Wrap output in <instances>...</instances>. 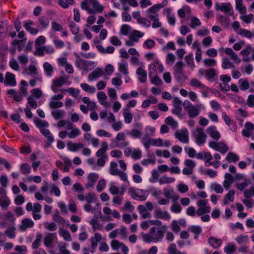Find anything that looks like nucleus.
<instances>
[{
  "instance_id": "obj_40",
  "label": "nucleus",
  "mask_w": 254,
  "mask_h": 254,
  "mask_svg": "<svg viewBox=\"0 0 254 254\" xmlns=\"http://www.w3.org/2000/svg\"><path fill=\"white\" fill-rule=\"evenodd\" d=\"M49 105L51 108L57 109L62 107L63 106V103L61 101L51 100Z\"/></svg>"
},
{
  "instance_id": "obj_25",
  "label": "nucleus",
  "mask_w": 254,
  "mask_h": 254,
  "mask_svg": "<svg viewBox=\"0 0 254 254\" xmlns=\"http://www.w3.org/2000/svg\"><path fill=\"white\" fill-rule=\"evenodd\" d=\"M59 233L65 240L67 241H71L72 240L71 235L67 230L64 228H60L59 229Z\"/></svg>"
},
{
  "instance_id": "obj_58",
  "label": "nucleus",
  "mask_w": 254,
  "mask_h": 254,
  "mask_svg": "<svg viewBox=\"0 0 254 254\" xmlns=\"http://www.w3.org/2000/svg\"><path fill=\"white\" fill-rule=\"evenodd\" d=\"M39 22L40 24L41 25L42 27L45 28L47 26V21L48 20V18L46 16H42L39 17L38 19Z\"/></svg>"
},
{
  "instance_id": "obj_26",
  "label": "nucleus",
  "mask_w": 254,
  "mask_h": 254,
  "mask_svg": "<svg viewBox=\"0 0 254 254\" xmlns=\"http://www.w3.org/2000/svg\"><path fill=\"white\" fill-rule=\"evenodd\" d=\"M124 110V116L125 118V122L127 124H129L132 121V114L130 113V111L128 108H125Z\"/></svg>"
},
{
  "instance_id": "obj_60",
  "label": "nucleus",
  "mask_w": 254,
  "mask_h": 254,
  "mask_svg": "<svg viewBox=\"0 0 254 254\" xmlns=\"http://www.w3.org/2000/svg\"><path fill=\"white\" fill-rule=\"evenodd\" d=\"M72 189L75 192H81L84 190V188L79 183H75L72 186Z\"/></svg>"
},
{
  "instance_id": "obj_22",
  "label": "nucleus",
  "mask_w": 254,
  "mask_h": 254,
  "mask_svg": "<svg viewBox=\"0 0 254 254\" xmlns=\"http://www.w3.org/2000/svg\"><path fill=\"white\" fill-rule=\"evenodd\" d=\"M236 8L242 14L247 12L246 7L243 6V0H236Z\"/></svg>"
},
{
  "instance_id": "obj_2",
  "label": "nucleus",
  "mask_w": 254,
  "mask_h": 254,
  "mask_svg": "<svg viewBox=\"0 0 254 254\" xmlns=\"http://www.w3.org/2000/svg\"><path fill=\"white\" fill-rule=\"evenodd\" d=\"M143 33L137 30H134L132 33L129 36V38L130 40H128L126 42L127 46H132L133 45V42H137L138 39L137 37L141 38L143 36Z\"/></svg>"
},
{
  "instance_id": "obj_10",
  "label": "nucleus",
  "mask_w": 254,
  "mask_h": 254,
  "mask_svg": "<svg viewBox=\"0 0 254 254\" xmlns=\"http://www.w3.org/2000/svg\"><path fill=\"white\" fill-rule=\"evenodd\" d=\"M84 145L81 143H73L69 141L67 144V147L69 150L76 152L78 149L82 148Z\"/></svg>"
},
{
  "instance_id": "obj_43",
  "label": "nucleus",
  "mask_w": 254,
  "mask_h": 254,
  "mask_svg": "<svg viewBox=\"0 0 254 254\" xmlns=\"http://www.w3.org/2000/svg\"><path fill=\"white\" fill-rule=\"evenodd\" d=\"M236 247L235 245H228L224 248L225 252L227 254H232L236 251Z\"/></svg>"
},
{
  "instance_id": "obj_13",
  "label": "nucleus",
  "mask_w": 254,
  "mask_h": 254,
  "mask_svg": "<svg viewBox=\"0 0 254 254\" xmlns=\"http://www.w3.org/2000/svg\"><path fill=\"white\" fill-rule=\"evenodd\" d=\"M108 144L106 142H103L102 143V147L99 149L96 153L97 157H101L103 158H106L107 155L105 154L106 151L108 149Z\"/></svg>"
},
{
  "instance_id": "obj_4",
  "label": "nucleus",
  "mask_w": 254,
  "mask_h": 254,
  "mask_svg": "<svg viewBox=\"0 0 254 254\" xmlns=\"http://www.w3.org/2000/svg\"><path fill=\"white\" fill-rule=\"evenodd\" d=\"M175 137L180 141L183 143H188L189 142V136L188 131L187 128H183L181 132L179 130L176 131L175 133Z\"/></svg>"
},
{
  "instance_id": "obj_23",
  "label": "nucleus",
  "mask_w": 254,
  "mask_h": 254,
  "mask_svg": "<svg viewBox=\"0 0 254 254\" xmlns=\"http://www.w3.org/2000/svg\"><path fill=\"white\" fill-rule=\"evenodd\" d=\"M111 174L112 175H119L121 179L124 181H127V177L126 173L123 171L118 170V169H115V170L111 171Z\"/></svg>"
},
{
  "instance_id": "obj_31",
  "label": "nucleus",
  "mask_w": 254,
  "mask_h": 254,
  "mask_svg": "<svg viewBox=\"0 0 254 254\" xmlns=\"http://www.w3.org/2000/svg\"><path fill=\"white\" fill-rule=\"evenodd\" d=\"M81 88L86 92H89L90 93H94L96 91V88L93 86H90L87 83H82L80 85Z\"/></svg>"
},
{
  "instance_id": "obj_48",
  "label": "nucleus",
  "mask_w": 254,
  "mask_h": 254,
  "mask_svg": "<svg viewBox=\"0 0 254 254\" xmlns=\"http://www.w3.org/2000/svg\"><path fill=\"white\" fill-rule=\"evenodd\" d=\"M31 93L33 97L37 99L40 98L42 94V92L39 88H34L32 89Z\"/></svg>"
},
{
  "instance_id": "obj_49",
  "label": "nucleus",
  "mask_w": 254,
  "mask_h": 254,
  "mask_svg": "<svg viewBox=\"0 0 254 254\" xmlns=\"http://www.w3.org/2000/svg\"><path fill=\"white\" fill-rule=\"evenodd\" d=\"M148 137V134L146 133L142 139V142L143 143L144 147L147 149L150 147V145L151 144V142L150 141Z\"/></svg>"
},
{
  "instance_id": "obj_34",
  "label": "nucleus",
  "mask_w": 254,
  "mask_h": 254,
  "mask_svg": "<svg viewBox=\"0 0 254 254\" xmlns=\"http://www.w3.org/2000/svg\"><path fill=\"white\" fill-rule=\"evenodd\" d=\"M42 238V235L41 234H39L36 236V239L33 242L32 246V248L33 249H36L39 247V246H40Z\"/></svg>"
},
{
  "instance_id": "obj_28",
  "label": "nucleus",
  "mask_w": 254,
  "mask_h": 254,
  "mask_svg": "<svg viewBox=\"0 0 254 254\" xmlns=\"http://www.w3.org/2000/svg\"><path fill=\"white\" fill-rule=\"evenodd\" d=\"M36 51L34 52L35 56H43L44 55V52H48V49H46V46L39 47L35 46Z\"/></svg>"
},
{
  "instance_id": "obj_15",
  "label": "nucleus",
  "mask_w": 254,
  "mask_h": 254,
  "mask_svg": "<svg viewBox=\"0 0 254 254\" xmlns=\"http://www.w3.org/2000/svg\"><path fill=\"white\" fill-rule=\"evenodd\" d=\"M209 244L215 249H217L222 244V241L220 239H216L213 237H210L208 239Z\"/></svg>"
},
{
  "instance_id": "obj_18",
  "label": "nucleus",
  "mask_w": 254,
  "mask_h": 254,
  "mask_svg": "<svg viewBox=\"0 0 254 254\" xmlns=\"http://www.w3.org/2000/svg\"><path fill=\"white\" fill-rule=\"evenodd\" d=\"M235 190H230L225 195L223 199V204L224 205L227 204L229 201H233L234 199Z\"/></svg>"
},
{
  "instance_id": "obj_53",
  "label": "nucleus",
  "mask_w": 254,
  "mask_h": 254,
  "mask_svg": "<svg viewBox=\"0 0 254 254\" xmlns=\"http://www.w3.org/2000/svg\"><path fill=\"white\" fill-rule=\"evenodd\" d=\"M4 217L11 222L12 225H14L15 218L14 217L13 214L11 212L8 211L6 212L4 215Z\"/></svg>"
},
{
  "instance_id": "obj_35",
  "label": "nucleus",
  "mask_w": 254,
  "mask_h": 254,
  "mask_svg": "<svg viewBox=\"0 0 254 254\" xmlns=\"http://www.w3.org/2000/svg\"><path fill=\"white\" fill-rule=\"evenodd\" d=\"M31 167L28 163H23L20 167V171L22 174L26 175L30 172Z\"/></svg>"
},
{
  "instance_id": "obj_20",
  "label": "nucleus",
  "mask_w": 254,
  "mask_h": 254,
  "mask_svg": "<svg viewBox=\"0 0 254 254\" xmlns=\"http://www.w3.org/2000/svg\"><path fill=\"white\" fill-rule=\"evenodd\" d=\"M10 203V199L6 196L0 197V206L3 209H7Z\"/></svg>"
},
{
  "instance_id": "obj_38",
  "label": "nucleus",
  "mask_w": 254,
  "mask_h": 254,
  "mask_svg": "<svg viewBox=\"0 0 254 254\" xmlns=\"http://www.w3.org/2000/svg\"><path fill=\"white\" fill-rule=\"evenodd\" d=\"M51 114L55 119L58 120L64 117V112L60 110H56L53 111Z\"/></svg>"
},
{
  "instance_id": "obj_8",
  "label": "nucleus",
  "mask_w": 254,
  "mask_h": 254,
  "mask_svg": "<svg viewBox=\"0 0 254 254\" xmlns=\"http://www.w3.org/2000/svg\"><path fill=\"white\" fill-rule=\"evenodd\" d=\"M207 132L215 140H218L220 138V133L216 130V127L214 126H211L208 127Z\"/></svg>"
},
{
  "instance_id": "obj_56",
  "label": "nucleus",
  "mask_w": 254,
  "mask_h": 254,
  "mask_svg": "<svg viewBox=\"0 0 254 254\" xmlns=\"http://www.w3.org/2000/svg\"><path fill=\"white\" fill-rule=\"evenodd\" d=\"M239 34L242 36H245L248 38H251L252 37V33L251 31L243 28H241L240 29Z\"/></svg>"
},
{
  "instance_id": "obj_16",
  "label": "nucleus",
  "mask_w": 254,
  "mask_h": 254,
  "mask_svg": "<svg viewBox=\"0 0 254 254\" xmlns=\"http://www.w3.org/2000/svg\"><path fill=\"white\" fill-rule=\"evenodd\" d=\"M75 64L77 67L80 68V66H82L84 70H87L88 66L92 64H94V63L93 62L87 63L86 61L80 59L79 61H76Z\"/></svg>"
},
{
  "instance_id": "obj_29",
  "label": "nucleus",
  "mask_w": 254,
  "mask_h": 254,
  "mask_svg": "<svg viewBox=\"0 0 254 254\" xmlns=\"http://www.w3.org/2000/svg\"><path fill=\"white\" fill-rule=\"evenodd\" d=\"M169 254H186L182 253L176 248V245L175 244H172L167 249Z\"/></svg>"
},
{
  "instance_id": "obj_1",
  "label": "nucleus",
  "mask_w": 254,
  "mask_h": 254,
  "mask_svg": "<svg viewBox=\"0 0 254 254\" xmlns=\"http://www.w3.org/2000/svg\"><path fill=\"white\" fill-rule=\"evenodd\" d=\"M33 121L36 126L40 129L41 133L46 137H48V129L46 128L48 127V123L37 117L34 118Z\"/></svg>"
},
{
  "instance_id": "obj_42",
  "label": "nucleus",
  "mask_w": 254,
  "mask_h": 254,
  "mask_svg": "<svg viewBox=\"0 0 254 254\" xmlns=\"http://www.w3.org/2000/svg\"><path fill=\"white\" fill-rule=\"evenodd\" d=\"M174 178H168L166 176H163L159 179V182L161 185H162L165 184H170L171 183L174 182Z\"/></svg>"
},
{
  "instance_id": "obj_41",
  "label": "nucleus",
  "mask_w": 254,
  "mask_h": 254,
  "mask_svg": "<svg viewBox=\"0 0 254 254\" xmlns=\"http://www.w3.org/2000/svg\"><path fill=\"white\" fill-rule=\"evenodd\" d=\"M190 84L192 86L200 87L203 89L206 87L204 85L202 84L198 80L195 78H193L191 80Z\"/></svg>"
},
{
  "instance_id": "obj_57",
  "label": "nucleus",
  "mask_w": 254,
  "mask_h": 254,
  "mask_svg": "<svg viewBox=\"0 0 254 254\" xmlns=\"http://www.w3.org/2000/svg\"><path fill=\"white\" fill-rule=\"evenodd\" d=\"M122 243L117 240H113L111 242V247L113 250H117L121 247Z\"/></svg>"
},
{
  "instance_id": "obj_7",
  "label": "nucleus",
  "mask_w": 254,
  "mask_h": 254,
  "mask_svg": "<svg viewBox=\"0 0 254 254\" xmlns=\"http://www.w3.org/2000/svg\"><path fill=\"white\" fill-rule=\"evenodd\" d=\"M21 223L22 225L19 226V230L21 231H25L27 229V228H31L34 226L33 221L28 218L23 219L21 221Z\"/></svg>"
},
{
  "instance_id": "obj_12",
  "label": "nucleus",
  "mask_w": 254,
  "mask_h": 254,
  "mask_svg": "<svg viewBox=\"0 0 254 254\" xmlns=\"http://www.w3.org/2000/svg\"><path fill=\"white\" fill-rule=\"evenodd\" d=\"M252 49L250 46V45H247L246 49H243L240 52V54L242 55L243 58V61L245 62H249L251 60V58H248V56L251 53Z\"/></svg>"
},
{
  "instance_id": "obj_39",
  "label": "nucleus",
  "mask_w": 254,
  "mask_h": 254,
  "mask_svg": "<svg viewBox=\"0 0 254 254\" xmlns=\"http://www.w3.org/2000/svg\"><path fill=\"white\" fill-rule=\"evenodd\" d=\"M69 29L73 35H77L79 32V28L73 22H71L69 25Z\"/></svg>"
},
{
  "instance_id": "obj_14",
  "label": "nucleus",
  "mask_w": 254,
  "mask_h": 254,
  "mask_svg": "<svg viewBox=\"0 0 254 254\" xmlns=\"http://www.w3.org/2000/svg\"><path fill=\"white\" fill-rule=\"evenodd\" d=\"M136 74L140 76L138 80L141 83H145L147 80V72L143 68L139 67L136 70Z\"/></svg>"
},
{
  "instance_id": "obj_46",
  "label": "nucleus",
  "mask_w": 254,
  "mask_h": 254,
  "mask_svg": "<svg viewBox=\"0 0 254 254\" xmlns=\"http://www.w3.org/2000/svg\"><path fill=\"white\" fill-rule=\"evenodd\" d=\"M184 63L182 61L178 62L175 65V71L176 72L180 74L183 73V66Z\"/></svg>"
},
{
  "instance_id": "obj_62",
  "label": "nucleus",
  "mask_w": 254,
  "mask_h": 254,
  "mask_svg": "<svg viewBox=\"0 0 254 254\" xmlns=\"http://www.w3.org/2000/svg\"><path fill=\"white\" fill-rule=\"evenodd\" d=\"M80 134V131L78 128H73L68 133V136L70 138H74Z\"/></svg>"
},
{
  "instance_id": "obj_47",
  "label": "nucleus",
  "mask_w": 254,
  "mask_h": 254,
  "mask_svg": "<svg viewBox=\"0 0 254 254\" xmlns=\"http://www.w3.org/2000/svg\"><path fill=\"white\" fill-rule=\"evenodd\" d=\"M185 60L188 65L190 66H191V67H194V64L193 62V55L192 54H190L188 56H186L185 57Z\"/></svg>"
},
{
  "instance_id": "obj_37",
  "label": "nucleus",
  "mask_w": 254,
  "mask_h": 254,
  "mask_svg": "<svg viewBox=\"0 0 254 254\" xmlns=\"http://www.w3.org/2000/svg\"><path fill=\"white\" fill-rule=\"evenodd\" d=\"M142 236L143 240L148 243H150L153 241L157 242V239L156 238H154V237L148 234L142 233Z\"/></svg>"
},
{
  "instance_id": "obj_9",
  "label": "nucleus",
  "mask_w": 254,
  "mask_h": 254,
  "mask_svg": "<svg viewBox=\"0 0 254 254\" xmlns=\"http://www.w3.org/2000/svg\"><path fill=\"white\" fill-rule=\"evenodd\" d=\"M222 117L225 122V123L229 126L232 125V127H231V130L233 131H236L237 129V126L235 123H234L233 121L231 120L225 113H222Z\"/></svg>"
},
{
  "instance_id": "obj_3",
  "label": "nucleus",
  "mask_w": 254,
  "mask_h": 254,
  "mask_svg": "<svg viewBox=\"0 0 254 254\" xmlns=\"http://www.w3.org/2000/svg\"><path fill=\"white\" fill-rule=\"evenodd\" d=\"M215 9L216 10H221L225 13L230 15L233 14V11L230 3L228 2L223 3L222 5H220L218 2H216L215 4Z\"/></svg>"
},
{
  "instance_id": "obj_50",
  "label": "nucleus",
  "mask_w": 254,
  "mask_h": 254,
  "mask_svg": "<svg viewBox=\"0 0 254 254\" xmlns=\"http://www.w3.org/2000/svg\"><path fill=\"white\" fill-rule=\"evenodd\" d=\"M124 62L123 63H121L119 65V71L121 72H122L125 75H127L128 74L127 69V64H126V61L122 60Z\"/></svg>"
},
{
  "instance_id": "obj_19",
  "label": "nucleus",
  "mask_w": 254,
  "mask_h": 254,
  "mask_svg": "<svg viewBox=\"0 0 254 254\" xmlns=\"http://www.w3.org/2000/svg\"><path fill=\"white\" fill-rule=\"evenodd\" d=\"M97 97L101 105H104L106 107L109 106L110 103L105 102L106 100L107 97L104 92L101 91L98 92Z\"/></svg>"
},
{
  "instance_id": "obj_5",
  "label": "nucleus",
  "mask_w": 254,
  "mask_h": 254,
  "mask_svg": "<svg viewBox=\"0 0 254 254\" xmlns=\"http://www.w3.org/2000/svg\"><path fill=\"white\" fill-rule=\"evenodd\" d=\"M197 134L195 136L196 143L198 145L203 144L206 141V135L203 131V129L200 127L196 128Z\"/></svg>"
},
{
  "instance_id": "obj_44",
  "label": "nucleus",
  "mask_w": 254,
  "mask_h": 254,
  "mask_svg": "<svg viewBox=\"0 0 254 254\" xmlns=\"http://www.w3.org/2000/svg\"><path fill=\"white\" fill-rule=\"evenodd\" d=\"M182 102L178 97H175L173 98V106L175 108L180 110V108H182Z\"/></svg>"
},
{
  "instance_id": "obj_54",
  "label": "nucleus",
  "mask_w": 254,
  "mask_h": 254,
  "mask_svg": "<svg viewBox=\"0 0 254 254\" xmlns=\"http://www.w3.org/2000/svg\"><path fill=\"white\" fill-rule=\"evenodd\" d=\"M28 104L33 109H36L37 107V103L34 98L30 96L27 98Z\"/></svg>"
},
{
  "instance_id": "obj_21",
  "label": "nucleus",
  "mask_w": 254,
  "mask_h": 254,
  "mask_svg": "<svg viewBox=\"0 0 254 254\" xmlns=\"http://www.w3.org/2000/svg\"><path fill=\"white\" fill-rule=\"evenodd\" d=\"M226 160L229 163H235L239 160V157L236 153L230 152L228 153L227 156L226 158Z\"/></svg>"
},
{
  "instance_id": "obj_33",
  "label": "nucleus",
  "mask_w": 254,
  "mask_h": 254,
  "mask_svg": "<svg viewBox=\"0 0 254 254\" xmlns=\"http://www.w3.org/2000/svg\"><path fill=\"white\" fill-rule=\"evenodd\" d=\"M239 83L240 84V88L242 90H246L249 88V83L247 79H240Z\"/></svg>"
},
{
  "instance_id": "obj_52",
  "label": "nucleus",
  "mask_w": 254,
  "mask_h": 254,
  "mask_svg": "<svg viewBox=\"0 0 254 254\" xmlns=\"http://www.w3.org/2000/svg\"><path fill=\"white\" fill-rule=\"evenodd\" d=\"M65 83L64 77H61L60 78L54 81L53 85L55 87H61Z\"/></svg>"
},
{
  "instance_id": "obj_63",
  "label": "nucleus",
  "mask_w": 254,
  "mask_h": 254,
  "mask_svg": "<svg viewBox=\"0 0 254 254\" xmlns=\"http://www.w3.org/2000/svg\"><path fill=\"white\" fill-rule=\"evenodd\" d=\"M151 82L157 86H161L162 84L161 79L157 75L151 79Z\"/></svg>"
},
{
  "instance_id": "obj_11",
  "label": "nucleus",
  "mask_w": 254,
  "mask_h": 254,
  "mask_svg": "<svg viewBox=\"0 0 254 254\" xmlns=\"http://www.w3.org/2000/svg\"><path fill=\"white\" fill-rule=\"evenodd\" d=\"M103 74V72L102 69L100 68H97L88 75V78L89 80L92 81L101 76Z\"/></svg>"
},
{
  "instance_id": "obj_27",
  "label": "nucleus",
  "mask_w": 254,
  "mask_h": 254,
  "mask_svg": "<svg viewBox=\"0 0 254 254\" xmlns=\"http://www.w3.org/2000/svg\"><path fill=\"white\" fill-rule=\"evenodd\" d=\"M206 76L210 81H213L216 76V70L214 68H210L205 70Z\"/></svg>"
},
{
  "instance_id": "obj_55",
  "label": "nucleus",
  "mask_w": 254,
  "mask_h": 254,
  "mask_svg": "<svg viewBox=\"0 0 254 254\" xmlns=\"http://www.w3.org/2000/svg\"><path fill=\"white\" fill-rule=\"evenodd\" d=\"M69 210L73 213H75L77 211V207L76 204L73 200L70 199L68 205Z\"/></svg>"
},
{
  "instance_id": "obj_17",
  "label": "nucleus",
  "mask_w": 254,
  "mask_h": 254,
  "mask_svg": "<svg viewBox=\"0 0 254 254\" xmlns=\"http://www.w3.org/2000/svg\"><path fill=\"white\" fill-rule=\"evenodd\" d=\"M89 2L92 5L93 8L97 13H101L104 9V7L100 4L96 0H89Z\"/></svg>"
},
{
  "instance_id": "obj_36",
  "label": "nucleus",
  "mask_w": 254,
  "mask_h": 254,
  "mask_svg": "<svg viewBox=\"0 0 254 254\" xmlns=\"http://www.w3.org/2000/svg\"><path fill=\"white\" fill-rule=\"evenodd\" d=\"M228 147L225 143L220 142H219L218 147L217 148V151L220 152L222 154H224L228 150Z\"/></svg>"
},
{
  "instance_id": "obj_24",
  "label": "nucleus",
  "mask_w": 254,
  "mask_h": 254,
  "mask_svg": "<svg viewBox=\"0 0 254 254\" xmlns=\"http://www.w3.org/2000/svg\"><path fill=\"white\" fill-rule=\"evenodd\" d=\"M15 227L14 225L8 227L4 232L5 235L10 239H13L15 237Z\"/></svg>"
},
{
  "instance_id": "obj_64",
  "label": "nucleus",
  "mask_w": 254,
  "mask_h": 254,
  "mask_svg": "<svg viewBox=\"0 0 254 254\" xmlns=\"http://www.w3.org/2000/svg\"><path fill=\"white\" fill-rule=\"evenodd\" d=\"M171 210L175 213H179L182 210V207L178 203H175L172 205Z\"/></svg>"
},
{
  "instance_id": "obj_32",
  "label": "nucleus",
  "mask_w": 254,
  "mask_h": 254,
  "mask_svg": "<svg viewBox=\"0 0 254 254\" xmlns=\"http://www.w3.org/2000/svg\"><path fill=\"white\" fill-rule=\"evenodd\" d=\"M167 230V226L166 225H163L161 227V230H158L157 232V236L156 237H155L154 238H156L157 239V241H159V240L162 239L163 237L164 233L166 232Z\"/></svg>"
},
{
  "instance_id": "obj_59",
  "label": "nucleus",
  "mask_w": 254,
  "mask_h": 254,
  "mask_svg": "<svg viewBox=\"0 0 254 254\" xmlns=\"http://www.w3.org/2000/svg\"><path fill=\"white\" fill-rule=\"evenodd\" d=\"M161 8L160 7L158 4H154L152 7H150L147 11L151 12L152 13L156 14V16H158V15L156 13L157 11H158Z\"/></svg>"
},
{
  "instance_id": "obj_51",
  "label": "nucleus",
  "mask_w": 254,
  "mask_h": 254,
  "mask_svg": "<svg viewBox=\"0 0 254 254\" xmlns=\"http://www.w3.org/2000/svg\"><path fill=\"white\" fill-rule=\"evenodd\" d=\"M222 66L224 69L234 67L233 64L231 62H229L228 59L226 58L223 59Z\"/></svg>"
},
{
  "instance_id": "obj_30",
  "label": "nucleus",
  "mask_w": 254,
  "mask_h": 254,
  "mask_svg": "<svg viewBox=\"0 0 254 254\" xmlns=\"http://www.w3.org/2000/svg\"><path fill=\"white\" fill-rule=\"evenodd\" d=\"M188 115L190 118H193L197 116L199 113L198 109L196 108L194 106L190 108L188 111Z\"/></svg>"
},
{
  "instance_id": "obj_6",
  "label": "nucleus",
  "mask_w": 254,
  "mask_h": 254,
  "mask_svg": "<svg viewBox=\"0 0 254 254\" xmlns=\"http://www.w3.org/2000/svg\"><path fill=\"white\" fill-rule=\"evenodd\" d=\"M5 79L4 81V84L5 85H10L11 86H14L16 85V81L14 74L9 72H7L5 75Z\"/></svg>"
},
{
  "instance_id": "obj_45",
  "label": "nucleus",
  "mask_w": 254,
  "mask_h": 254,
  "mask_svg": "<svg viewBox=\"0 0 254 254\" xmlns=\"http://www.w3.org/2000/svg\"><path fill=\"white\" fill-rule=\"evenodd\" d=\"M106 186V181L104 179L100 180L97 185L96 189L98 192H101Z\"/></svg>"
},
{
  "instance_id": "obj_61",
  "label": "nucleus",
  "mask_w": 254,
  "mask_h": 254,
  "mask_svg": "<svg viewBox=\"0 0 254 254\" xmlns=\"http://www.w3.org/2000/svg\"><path fill=\"white\" fill-rule=\"evenodd\" d=\"M138 23L146 26L147 27H149L151 24V21L145 17L139 18V19H138Z\"/></svg>"
}]
</instances>
